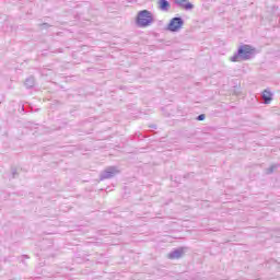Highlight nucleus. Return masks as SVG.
<instances>
[{
  "label": "nucleus",
  "instance_id": "f257e3e1",
  "mask_svg": "<svg viewBox=\"0 0 280 280\" xmlns=\"http://www.w3.org/2000/svg\"><path fill=\"white\" fill-rule=\"evenodd\" d=\"M255 49L250 45H242L237 51L230 58L231 62H240L242 60H250Z\"/></svg>",
  "mask_w": 280,
  "mask_h": 280
},
{
  "label": "nucleus",
  "instance_id": "f03ea898",
  "mask_svg": "<svg viewBox=\"0 0 280 280\" xmlns=\"http://www.w3.org/2000/svg\"><path fill=\"white\" fill-rule=\"evenodd\" d=\"M154 22V18L152 16V12L148 10H142L138 13L136 23L138 27H148L151 23Z\"/></svg>",
  "mask_w": 280,
  "mask_h": 280
},
{
  "label": "nucleus",
  "instance_id": "7ed1b4c3",
  "mask_svg": "<svg viewBox=\"0 0 280 280\" xmlns=\"http://www.w3.org/2000/svg\"><path fill=\"white\" fill-rule=\"evenodd\" d=\"M185 25L183 18H173L167 24L166 30L168 32H180V28Z\"/></svg>",
  "mask_w": 280,
  "mask_h": 280
},
{
  "label": "nucleus",
  "instance_id": "20e7f679",
  "mask_svg": "<svg viewBox=\"0 0 280 280\" xmlns=\"http://www.w3.org/2000/svg\"><path fill=\"white\" fill-rule=\"evenodd\" d=\"M119 170L116 166H108L105 171L100 174V180H107L117 176Z\"/></svg>",
  "mask_w": 280,
  "mask_h": 280
},
{
  "label": "nucleus",
  "instance_id": "39448f33",
  "mask_svg": "<svg viewBox=\"0 0 280 280\" xmlns=\"http://www.w3.org/2000/svg\"><path fill=\"white\" fill-rule=\"evenodd\" d=\"M175 5H177V8H180L182 10H194V5L191 4V2H189V0H174Z\"/></svg>",
  "mask_w": 280,
  "mask_h": 280
},
{
  "label": "nucleus",
  "instance_id": "423d86ee",
  "mask_svg": "<svg viewBox=\"0 0 280 280\" xmlns=\"http://www.w3.org/2000/svg\"><path fill=\"white\" fill-rule=\"evenodd\" d=\"M275 97V94L270 91V89H266L262 91L261 100L262 104H270Z\"/></svg>",
  "mask_w": 280,
  "mask_h": 280
},
{
  "label": "nucleus",
  "instance_id": "0eeeda50",
  "mask_svg": "<svg viewBox=\"0 0 280 280\" xmlns=\"http://www.w3.org/2000/svg\"><path fill=\"white\" fill-rule=\"evenodd\" d=\"M184 254L185 249H183V247L174 249L168 254V259H180V257H183Z\"/></svg>",
  "mask_w": 280,
  "mask_h": 280
},
{
  "label": "nucleus",
  "instance_id": "6e6552de",
  "mask_svg": "<svg viewBox=\"0 0 280 280\" xmlns=\"http://www.w3.org/2000/svg\"><path fill=\"white\" fill-rule=\"evenodd\" d=\"M158 5H159V9L162 11V12H170V1L167 0H158Z\"/></svg>",
  "mask_w": 280,
  "mask_h": 280
},
{
  "label": "nucleus",
  "instance_id": "1a4fd4ad",
  "mask_svg": "<svg viewBox=\"0 0 280 280\" xmlns=\"http://www.w3.org/2000/svg\"><path fill=\"white\" fill-rule=\"evenodd\" d=\"M34 84H36V80L34 79V77H28L24 82V85L27 89H34Z\"/></svg>",
  "mask_w": 280,
  "mask_h": 280
},
{
  "label": "nucleus",
  "instance_id": "9d476101",
  "mask_svg": "<svg viewBox=\"0 0 280 280\" xmlns=\"http://www.w3.org/2000/svg\"><path fill=\"white\" fill-rule=\"evenodd\" d=\"M279 167V164H273L269 168H266V174H273V172Z\"/></svg>",
  "mask_w": 280,
  "mask_h": 280
},
{
  "label": "nucleus",
  "instance_id": "9b49d317",
  "mask_svg": "<svg viewBox=\"0 0 280 280\" xmlns=\"http://www.w3.org/2000/svg\"><path fill=\"white\" fill-rule=\"evenodd\" d=\"M205 114H200L198 117H197V120L198 121H205Z\"/></svg>",
  "mask_w": 280,
  "mask_h": 280
},
{
  "label": "nucleus",
  "instance_id": "f8f14e48",
  "mask_svg": "<svg viewBox=\"0 0 280 280\" xmlns=\"http://www.w3.org/2000/svg\"><path fill=\"white\" fill-rule=\"evenodd\" d=\"M12 176H13V178H16V170L12 171Z\"/></svg>",
  "mask_w": 280,
  "mask_h": 280
},
{
  "label": "nucleus",
  "instance_id": "ddd939ff",
  "mask_svg": "<svg viewBox=\"0 0 280 280\" xmlns=\"http://www.w3.org/2000/svg\"><path fill=\"white\" fill-rule=\"evenodd\" d=\"M22 259H30V257H28V256L23 255V256H22Z\"/></svg>",
  "mask_w": 280,
  "mask_h": 280
}]
</instances>
